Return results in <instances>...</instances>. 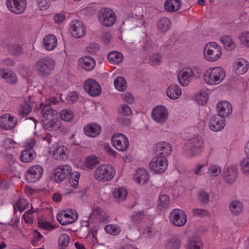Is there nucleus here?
Here are the masks:
<instances>
[{
    "label": "nucleus",
    "mask_w": 249,
    "mask_h": 249,
    "mask_svg": "<svg viewBox=\"0 0 249 249\" xmlns=\"http://www.w3.org/2000/svg\"><path fill=\"white\" fill-rule=\"evenodd\" d=\"M225 75V71L222 68L215 67L207 70L203 74V78L207 84L214 85L222 82Z\"/></svg>",
    "instance_id": "1"
},
{
    "label": "nucleus",
    "mask_w": 249,
    "mask_h": 249,
    "mask_svg": "<svg viewBox=\"0 0 249 249\" xmlns=\"http://www.w3.org/2000/svg\"><path fill=\"white\" fill-rule=\"evenodd\" d=\"M115 174L114 168L110 165L104 164L97 168L94 171L95 178L99 181H109L113 178Z\"/></svg>",
    "instance_id": "2"
},
{
    "label": "nucleus",
    "mask_w": 249,
    "mask_h": 249,
    "mask_svg": "<svg viewBox=\"0 0 249 249\" xmlns=\"http://www.w3.org/2000/svg\"><path fill=\"white\" fill-rule=\"evenodd\" d=\"M54 61L49 57H44L39 59L35 66L36 71L42 76L49 75L53 70Z\"/></svg>",
    "instance_id": "3"
},
{
    "label": "nucleus",
    "mask_w": 249,
    "mask_h": 249,
    "mask_svg": "<svg viewBox=\"0 0 249 249\" xmlns=\"http://www.w3.org/2000/svg\"><path fill=\"white\" fill-rule=\"evenodd\" d=\"M221 54V47L215 42H210L204 47V57L207 61H215L219 59Z\"/></svg>",
    "instance_id": "4"
},
{
    "label": "nucleus",
    "mask_w": 249,
    "mask_h": 249,
    "mask_svg": "<svg viewBox=\"0 0 249 249\" xmlns=\"http://www.w3.org/2000/svg\"><path fill=\"white\" fill-rule=\"evenodd\" d=\"M203 141L201 136L195 135L185 143L186 150L191 156L198 154L203 149Z\"/></svg>",
    "instance_id": "5"
},
{
    "label": "nucleus",
    "mask_w": 249,
    "mask_h": 249,
    "mask_svg": "<svg viewBox=\"0 0 249 249\" xmlns=\"http://www.w3.org/2000/svg\"><path fill=\"white\" fill-rule=\"evenodd\" d=\"M98 18L100 23L104 26L110 27L116 21V15L112 10L103 8L99 11Z\"/></svg>",
    "instance_id": "6"
},
{
    "label": "nucleus",
    "mask_w": 249,
    "mask_h": 249,
    "mask_svg": "<svg viewBox=\"0 0 249 249\" xmlns=\"http://www.w3.org/2000/svg\"><path fill=\"white\" fill-rule=\"evenodd\" d=\"M72 173L71 167L65 164L55 168L53 172V179L57 183H60L69 178Z\"/></svg>",
    "instance_id": "7"
},
{
    "label": "nucleus",
    "mask_w": 249,
    "mask_h": 249,
    "mask_svg": "<svg viewBox=\"0 0 249 249\" xmlns=\"http://www.w3.org/2000/svg\"><path fill=\"white\" fill-rule=\"evenodd\" d=\"M168 160L164 156H155L150 162L149 167L151 171L156 173H162L167 168Z\"/></svg>",
    "instance_id": "8"
},
{
    "label": "nucleus",
    "mask_w": 249,
    "mask_h": 249,
    "mask_svg": "<svg viewBox=\"0 0 249 249\" xmlns=\"http://www.w3.org/2000/svg\"><path fill=\"white\" fill-rule=\"evenodd\" d=\"M112 144L120 151L126 150L129 146L128 139L121 133L114 134L111 139Z\"/></svg>",
    "instance_id": "9"
},
{
    "label": "nucleus",
    "mask_w": 249,
    "mask_h": 249,
    "mask_svg": "<svg viewBox=\"0 0 249 249\" xmlns=\"http://www.w3.org/2000/svg\"><path fill=\"white\" fill-rule=\"evenodd\" d=\"M43 169L39 165L30 167L26 173V179L28 182L34 183L38 181L42 177Z\"/></svg>",
    "instance_id": "10"
},
{
    "label": "nucleus",
    "mask_w": 249,
    "mask_h": 249,
    "mask_svg": "<svg viewBox=\"0 0 249 249\" xmlns=\"http://www.w3.org/2000/svg\"><path fill=\"white\" fill-rule=\"evenodd\" d=\"M6 5L10 11L20 14L25 11L27 2L26 0H7Z\"/></svg>",
    "instance_id": "11"
},
{
    "label": "nucleus",
    "mask_w": 249,
    "mask_h": 249,
    "mask_svg": "<svg viewBox=\"0 0 249 249\" xmlns=\"http://www.w3.org/2000/svg\"><path fill=\"white\" fill-rule=\"evenodd\" d=\"M84 88L89 95L93 97L99 95L101 92L100 85L94 79H89L85 81Z\"/></svg>",
    "instance_id": "12"
},
{
    "label": "nucleus",
    "mask_w": 249,
    "mask_h": 249,
    "mask_svg": "<svg viewBox=\"0 0 249 249\" xmlns=\"http://www.w3.org/2000/svg\"><path fill=\"white\" fill-rule=\"evenodd\" d=\"M71 32L75 38L83 37L86 33V28L83 22L77 20H72L70 24Z\"/></svg>",
    "instance_id": "13"
},
{
    "label": "nucleus",
    "mask_w": 249,
    "mask_h": 249,
    "mask_svg": "<svg viewBox=\"0 0 249 249\" xmlns=\"http://www.w3.org/2000/svg\"><path fill=\"white\" fill-rule=\"evenodd\" d=\"M152 116L156 122L163 123L168 117L167 110L164 106H157L153 108L152 111Z\"/></svg>",
    "instance_id": "14"
},
{
    "label": "nucleus",
    "mask_w": 249,
    "mask_h": 249,
    "mask_svg": "<svg viewBox=\"0 0 249 249\" xmlns=\"http://www.w3.org/2000/svg\"><path fill=\"white\" fill-rule=\"evenodd\" d=\"M170 215L173 223L176 226H182L187 221L186 215L181 210H173L171 213Z\"/></svg>",
    "instance_id": "15"
},
{
    "label": "nucleus",
    "mask_w": 249,
    "mask_h": 249,
    "mask_svg": "<svg viewBox=\"0 0 249 249\" xmlns=\"http://www.w3.org/2000/svg\"><path fill=\"white\" fill-rule=\"evenodd\" d=\"M17 123V120L9 114H5L0 117V127L3 129L11 130Z\"/></svg>",
    "instance_id": "16"
},
{
    "label": "nucleus",
    "mask_w": 249,
    "mask_h": 249,
    "mask_svg": "<svg viewBox=\"0 0 249 249\" xmlns=\"http://www.w3.org/2000/svg\"><path fill=\"white\" fill-rule=\"evenodd\" d=\"M172 150L171 145L167 142H158L155 145L156 156H164V158L168 157Z\"/></svg>",
    "instance_id": "17"
},
{
    "label": "nucleus",
    "mask_w": 249,
    "mask_h": 249,
    "mask_svg": "<svg viewBox=\"0 0 249 249\" xmlns=\"http://www.w3.org/2000/svg\"><path fill=\"white\" fill-rule=\"evenodd\" d=\"M223 175L225 181L229 184H231L238 176V169L235 166H229L224 171Z\"/></svg>",
    "instance_id": "18"
},
{
    "label": "nucleus",
    "mask_w": 249,
    "mask_h": 249,
    "mask_svg": "<svg viewBox=\"0 0 249 249\" xmlns=\"http://www.w3.org/2000/svg\"><path fill=\"white\" fill-rule=\"evenodd\" d=\"M225 125V119L217 115L213 116L209 123L210 129L215 132L223 129Z\"/></svg>",
    "instance_id": "19"
},
{
    "label": "nucleus",
    "mask_w": 249,
    "mask_h": 249,
    "mask_svg": "<svg viewBox=\"0 0 249 249\" xmlns=\"http://www.w3.org/2000/svg\"><path fill=\"white\" fill-rule=\"evenodd\" d=\"M194 73L191 69H186L180 71L178 74V80L179 83L183 86H187L190 82Z\"/></svg>",
    "instance_id": "20"
},
{
    "label": "nucleus",
    "mask_w": 249,
    "mask_h": 249,
    "mask_svg": "<svg viewBox=\"0 0 249 249\" xmlns=\"http://www.w3.org/2000/svg\"><path fill=\"white\" fill-rule=\"evenodd\" d=\"M217 115L223 118L229 116L232 112L231 104L227 101L219 102L216 106Z\"/></svg>",
    "instance_id": "21"
},
{
    "label": "nucleus",
    "mask_w": 249,
    "mask_h": 249,
    "mask_svg": "<svg viewBox=\"0 0 249 249\" xmlns=\"http://www.w3.org/2000/svg\"><path fill=\"white\" fill-rule=\"evenodd\" d=\"M39 110L41 111L42 117L46 120H50L51 117L57 115L58 113V111L53 109L47 101L46 103H42L40 104Z\"/></svg>",
    "instance_id": "22"
},
{
    "label": "nucleus",
    "mask_w": 249,
    "mask_h": 249,
    "mask_svg": "<svg viewBox=\"0 0 249 249\" xmlns=\"http://www.w3.org/2000/svg\"><path fill=\"white\" fill-rule=\"evenodd\" d=\"M101 130V126L94 123L87 124L84 128L85 134L90 137H95L99 135Z\"/></svg>",
    "instance_id": "23"
},
{
    "label": "nucleus",
    "mask_w": 249,
    "mask_h": 249,
    "mask_svg": "<svg viewBox=\"0 0 249 249\" xmlns=\"http://www.w3.org/2000/svg\"><path fill=\"white\" fill-rule=\"evenodd\" d=\"M42 44L47 50L52 51L57 46V38L53 34L47 35L45 36L43 40Z\"/></svg>",
    "instance_id": "24"
},
{
    "label": "nucleus",
    "mask_w": 249,
    "mask_h": 249,
    "mask_svg": "<svg viewBox=\"0 0 249 249\" xmlns=\"http://www.w3.org/2000/svg\"><path fill=\"white\" fill-rule=\"evenodd\" d=\"M69 150L65 146H58L53 151V157L57 160H64L68 157Z\"/></svg>",
    "instance_id": "25"
},
{
    "label": "nucleus",
    "mask_w": 249,
    "mask_h": 249,
    "mask_svg": "<svg viewBox=\"0 0 249 249\" xmlns=\"http://www.w3.org/2000/svg\"><path fill=\"white\" fill-rule=\"evenodd\" d=\"M43 128L49 131L58 130L61 126V122L57 117H54L50 120L44 122L43 124Z\"/></svg>",
    "instance_id": "26"
},
{
    "label": "nucleus",
    "mask_w": 249,
    "mask_h": 249,
    "mask_svg": "<svg viewBox=\"0 0 249 249\" xmlns=\"http://www.w3.org/2000/svg\"><path fill=\"white\" fill-rule=\"evenodd\" d=\"M235 72L238 74H243L246 73L249 69V63L245 59H238L233 66Z\"/></svg>",
    "instance_id": "27"
},
{
    "label": "nucleus",
    "mask_w": 249,
    "mask_h": 249,
    "mask_svg": "<svg viewBox=\"0 0 249 249\" xmlns=\"http://www.w3.org/2000/svg\"><path fill=\"white\" fill-rule=\"evenodd\" d=\"M0 78L4 79L7 82L11 84H15L17 82L16 74L12 71L4 69L0 70Z\"/></svg>",
    "instance_id": "28"
},
{
    "label": "nucleus",
    "mask_w": 249,
    "mask_h": 249,
    "mask_svg": "<svg viewBox=\"0 0 249 249\" xmlns=\"http://www.w3.org/2000/svg\"><path fill=\"white\" fill-rule=\"evenodd\" d=\"M135 181L139 184H144L148 181L149 175L146 170L139 168L134 176Z\"/></svg>",
    "instance_id": "29"
},
{
    "label": "nucleus",
    "mask_w": 249,
    "mask_h": 249,
    "mask_svg": "<svg viewBox=\"0 0 249 249\" xmlns=\"http://www.w3.org/2000/svg\"><path fill=\"white\" fill-rule=\"evenodd\" d=\"M181 90L177 85H172L167 89V96L172 99H178L181 95Z\"/></svg>",
    "instance_id": "30"
},
{
    "label": "nucleus",
    "mask_w": 249,
    "mask_h": 249,
    "mask_svg": "<svg viewBox=\"0 0 249 249\" xmlns=\"http://www.w3.org/2000/svg\"><path fill=\"white\" fill-rule=\"evenodd\" d=\"M36 153L34 149H24L21 154L20 160L25 163L30 162L35 158Z\"/></svg>",
    "instance_id": "31"
},
{
    "label": "nucleus",
    "mask_w": 249,
    "mask_h": 249,
    "mask_svg": "<svg viewBox=\"0 0 249 249\" xmlns=\"http://www.w3.org/2000/svg\"><path fill=\"white\" fill-rule=\"evenodd\" d=\"M181 5L180 0H167L164 3V8L169 12H174L178 10Z\"/></svg>",
    "instance_id": "32"
},
{
    "label": "nucleus",
    "mask_w": 249,
    "mask_h": 249,
    "mask_svg": "<svg viewBox=\"0 0 249 249\" xmlns=\"http://www.w3.org/2000/svg\"><path fill=\"white\" fill-rule=\"evenodd\" d=\"M230 209L232 214L237 216L242 213L243 211V205L241 202L234 200L230 203Z\"/></svg>",
    "instance_id": "33"
},
{
    "label": "nucleus",
    "mask_w": 249,
    "mask_h": 249,
    "mask_svg": "<svg viewBox=\"0 0 249 249\" xmlns=\"http://www.w3.org/2000/svg\"><path fill=\"white\" fill-rule=\"evenodd\" d=\"M203 243L200 237L193 236L189 240L186 248L187 249H203Z\"/></svg>",
    "instance_id": "34"
},
{
    "label": "nucleus",
    "mask_w": 249,
    "mask_h": 249,
    "mask_svg": "<svg viewBox=\"0 0 249 249\" xmlns=\"http://www.w3.org/2000/svg\"><path fill=\"white\" fill-rule=\"evenodd\" d=\"M108 61L112 64H118L123 61L124 56L123 54L118 52H111L107 56Z\"/></svg>",
    "instance_id": "35"
},
{
    "label": "nucleus",
    "mask_w": 249,
    "mask_h": 249,
    "mask_svg": "<svg viewBox=\"0 0 249 249\" xmlns=\"http://www.w3.org/2000/svg\"><path fill=\"white\" fill-rule=\"evenodd\" d=\"M32 110V105L30 104V101L25 100L21 103L18 109V114L22 117H24L30 113Z\"/></svg>",
    "instance_id": "36"
},
{
    "label": "nucleus",
    "mask_w": 249,
    "mask_h": 249,
    "mask_svg": "<svg viewBox=\"0 0 249 249\" xmlns=\"http://www.w3.org/2000/svg\"><path fill=\"white\" fill-rule=\"evenodd\" d=\"M82 61V67L86 71H90L92 70L95 66V61L94 59L90 56H85L81 59Z\"/></svg>",
    "instance_id": "37"
},
{
    "label": "nucleus",
    "mask_w": 249,
    "mask_h": 249,
    "mask_svg": "<svg viewBox=\"0 0 249 249\" xmlns=\"http://www.w3.org/2000/svg\"><path fill=\"white\" fill-rule=\"evenodd\" d=\"M170 20L166 18H161L157 22L158 28L162 33H165L169 28Z\"/></svg>",
    "instance_id": "38"
},
{
    "label": "nucleus",
    "mask_w": 249,
    "mask_h": 249,
    "mask_svg": "<svg viewBox=\"0 0 249 249\" xmlns=\"http://www.w3.org/2000/svg\"><path fill=\"white\" fill-rule=\"evenodd\" d=\"M127 194V192L124 188H119L116 189L113 192L114 198L117 201H122L124 200Z\"/></svg>",
    "instance_id": "39"
},
{
    "label": "nucleus",
    "mask_w": 249,
    "mask_h": 249,
    "mask_svg": "<svg viewBox=\"0 0 249 249\" xmlns=\"http://www.w3.org/2000/svg\"><path fill=\"white\" fill-rule=\"evenodd\" d=\"M114 84L116 89L119 91H124L127 87L126 82L122 76L117 77L114 80Z\"/></svg>",
    "instance_id": "40"
},
{
    "label": "nucleus",
    "mask_w": 249,
    "mask_h": 249,
    "mask_svg": "<svg viewBox=\"0 0 249 249\" xmlns=\"http://www.w3.org/2000/svg\"><path fill=\"white\" fill-rule=\"evenodd\" d=\"M99 163V161L98 158L95 155H90L86 159L84 164L87 168L92 169Z\"/></svg>",
    "instance_id": "41"
},
{
    "label": "nucleus",
    "mask_w": 249,
    "mask_h": 249,
    "mask_svg": "<svg viewBox=\"0 0 249 249\" xmlns=\"http://www.w3.org/2000/svg\"><path fill=\"white\" fill-rule=\"evenodd\" d=\"M181 247L180 240L176 237H171L167 242V249H179Z\"/></svg>",
    "instance_id": "42"
},
{
    "label": "nucleus",
    "mask_w": 249,
    "mask_h": 249,
    "mask_svg": "<svg viewBox=\"0 0 249 249\" xmlns=\"http://www.w3.org/2000/svg\"><path fill=\"white\" fill-rule=\"evenodd\" d=\"M58 222L62 225H66L72 223L75 221L78 218V214L77 213L74 214V218H71V219H67L61 213L57 214L56 216Z\"/></svg>",
    "instance_id": "43"
},
{
    "label": "nucleus",
    "mask_w": 249,
    "mask_h": 249,
    "mask_svg": "<svg viewBox=\"0 0 249 249\" xmlns=\"http://www.w3.org/2000/svg\"><path fill=\"white\" fill-rule=\"evenodd\" d=\"M59 115L61 119L66 122H70L74 118L73 112L68 109L62 110L59 113Z\"/></svg>",
    "instance_id": "44"
},
{
    "label": "nucleus",
    "mask_w": 249,
    "mask_h": 249,
    "mask_svg": "<svg viewBox=\"0 0 249 249\" xmlns=\"http://www.w3.org/2000/svg\"><path fill=\"white\" fill-rule=\"evenodd\" d=\"M220 40L227 50H232L235 47L234 43L232 39L229 36L221 37Z\"/></svg>",
    "instance_id": "45"
},
{
    "label": "nucleus",
    "mask_w": 249,
    "mask_h": 249,
    "mask_svg": "<svg viewBox=\"0 0 249 249\" xmlns=\"http://www.w3.org/2000/svg\"><path fill=\"white\" fill-rule=\"evenodd\" d=\"M9 51L11 55L19 56L22 54L23 50L22 47L18 44H13L9 47Z\"/></svg>",
    "instance_id": "46"
},
{
    "label": "nucleus",
    "mask_w": 249,
    "mask_h": 249,
    "mask_svg": "<svg viewBox=\"0 0 249 249\" xmlns=\"http://www.w3.org/2000/svg\"><path fill=\"white\" fill-rule=\"evenodd\" d=\"M198 200L199 202L203 205L208 204L210 200V196L204 190H201L198 192Z\"/></svg>",
    "instance_id": "47"
},
{
    "label": "nucleus",
    "mask_w": 249,
    "mask_h": 249,
    "mask_svg": "<svg viewBox=\"0 0 249 249\" xmlns=\"http://www.w3.org/2000/svg\"><path fill=\"white\" fill-rule=\"evenodd\" d=\"M144 217V213L142 211L134 212L131 216L132 222L137 224L142 221Z\"/></svg>",
    "instance_id": "48"
},
{
    "label": "nucleus",
    "mask_w": 249,
    "mask_h": 249,
    "mask_svg": "<svg viewBox=\"0 0 249 249\" xmlns=\"http://www.w3.org/2000/svg\"><path fill=\"white\" fill-rule=\"evenodd\" d=\"M104 229L107 233L114 235L118 234L120 232V228L114 225H107Z\"/></svg>",
    "instance_id": "49"
},
{
    "label": "nucleus",
    "mask_w": 249,
    "mask_h": 249,
    "mask_svg": "<svg viewBox=\"0 0 249 249\" xmlns=\"http://www.w3.org/2000/svg\"><path fill=\"white\" fill-rule=\"evenodd\" d=\"M70 242V237L67 234H62L59 238L58 246L61 247H66Z\"/></svg>",
    "instance_id": "50"
},
{
    "label": "nucleus",
    "mask_w": 249,
    "mask_h": 249,
    "mask_svg": "<svg viewBox=\"0 0 249 249\" xmlns=\"http://www.w3.org/2000/svg\"><path fill=\"white\" fill-rule=\"evenodd\" d=\"M170 204L169 196L165 195H160L159 198L158 205L162 207H166Z\"/></svg>",
    "instance_id": "51"
},
{
    "label": "nucleus",
    "mask_w": 249,
    "mask_h": 249,
    "mask_svg": "<svg viewBox=\"0 0 249 249\" xmlns=\"http://www.w3.org/2000/svg\"><path fill=\"white\" fill-rule=\"evenodd\" d=\"M27 205L28 203L26 200L24 198H19L14 207L15 209L17 208L19 212H22L26 208Z\"/></svg>",
    "instance_id": "52"
},
{
    "label": "nucleus",
    "mask_w": 249,
    "mask_h": 249,
    "mask_svg": "<svg viewBox=\"0 0 249 249\" xmlns=\"http://www.w3.org/2000/svg\"><path fill=\"white\" fill-rule=\"evenodd\" d=\"M38 226L39 228L41 229L46 231H51L55 228L54 225H52L51 223L48 221H39L38 222Z\"/></svg>",
    "instance_id": "53"
},
{
    "label": "nucleus",
    "mask_w": 249,
    "mask_h": 249,
    "mask_svg": "<svg viewBox=\"0 0 249 249\" xmlns=\"http://www.w3.org/2000/svg\"><path fill=\"white\" fill-rule=\"evenodd\" d=\"M241 169L244 174L249 175V158L244 159L240 162Z\"/></svg>",
    "instance_id": "54"
},
{
    "label": "nucleus",
    "mask_w": 249,
    "mask_h": 249,
    "mask_svg": "<svg viewBox=\"0 0 249 249\" xmlns=\"http://www.w3.org/2000/svg\"><path fill=\"white\" fill-rule=\"evenodd\" d=\"M239 39L241 44L249 47V32H243L239 36Z\"/></svg>",
    "instance_id": "55"
},
{
    "label": "nucleus",
    "mask_w": 249,
    "mask_h": 249,
    "mask_svg": "<svg viewBox=\"0 0 249 249\" xmlns=\"http://www.w3.org/2000/svg\"><path fill=\"white\" fill-rule=\"evenodd\" d=\"M208 173H210V175L213 176H217L221 172V168L219 166L214 164L211 165L208 168Z\"/></svg>",
    "instance_id": "56"
},
{
    "label": "nucleus",
    "mask_w": 249,
    "mask_h": 249,
    "mask_svg": "<svg viewBox=\"0 0 249 249\" xmlns=\"http://www.w3.org/2000/svg\"><path fill=\"white\" fill-rule=\"evenodd\" d=\"M161 56L158 53L153 54L150 57V61L152 63L155 65H159L161 62Z\"/></svg>",
    "instance_id": "57"
},
{
    "label": "nucleus",
    "mask_w": 249,
    "mask_h": 249,
    "mask_svg": "<svg viewBox=\"0 0 249 249\" xmlns=\"http://www.w3.org/2000/svg\"><path fill=\"white\" fill-rule=\"evenodd\" d=\"M99 44L95 43H90L86 48L87 51L89 53H94L95 52L99 50Z\"/></svg>",
    "instance_id": "58"
},
{
    "label": "nucleus",
    "mask_w": 249,
    "mask_h": 249,
    "mask_svg": "<svg viewBox=\"0 0 249 249\" xmlns=\"http://www.w3.org/2000/svg\"><path fill=\"white\" fill-rule=\"evenodd\" d=\"M121 113L124 116H128L132 114V110L128 105L124 104L122 106Z\"/></svg>",
    "instance_id": "59"
},
{
    "label": "nucleus",
    "mask_w": 249,
    "mask_h": 249,
    "mask_svg": "<svg viewBox=\"0 0 249 249\" xmlns=\"http://www.w3.org/2000/svg\"><path fill=\"white\" fill-rule=\"evenodd\" d=\"M15 143L13 140L7 138L4 140L3 146L5 149L14 148Z\"/></svg>",
    "instance_id": "60"
},
{
    "label": "nucleus",
    "mask_w": 249,
    "mask_h": 249,
    "mask_svg": "<svg viewBox=\"0 0 249 249\" xmlns=\"http://www.w3.org/2000/svg\"><path fill=\"white\" fill-rule=\"evenodd\" d=\"M123 99L126 102L132 104L133 103L134 100V98L133 96L130 93H126L123 95Z\"/></svg>",
    "instance_id": "61"
},
{
    "label": "nucleus",
    "mask_w": 249,
    "mask_h": 249,
    "mask_svg": "<svg viewBox=\"0 0 249 249\" xmlns=\"http://www.w3.org/2000/svg\"><path fill=\"white\" fill-rule=\"evenodd\" d=\"M118 122L123 125H129L131 123V120L125 117H120L117 118Z\"/></svg>",
    "instance_id": "62"
},
{
    "label": "nucleus",
    "mask_w": 249,
    "mask_h": 249,
    "mask_svg": "<svg viewBox=\"0 0 249 249\" xmlns=\"http://www.w3.org/2000/svg\"><path fill=\"white\" fill-rule=\"evenodd\" d=\"M65 18L66 16L64 14L59 13L54 16L53 19L56 23H59L62 22Z\"/></svg>",
    "instance_id": "63"
},
{
    "label": "nucleus",
    "mask_w": 249,
    "mask_h": 249,
    "mask_svg": "<svg viewBox=\"0 0 249 249\" xmlns=\"http://www.w3.org/2000/svg\"><path fill=\"white\" fill-rule=\"evenodd\" d=\"M37 3L41 9L44 8V9H46L49 7L48 0H37Z\"/></svg>",
    "instance_id": "64"
}]
</instances>
